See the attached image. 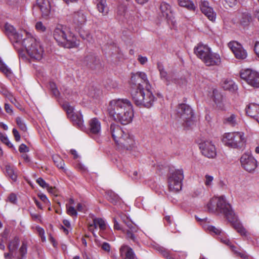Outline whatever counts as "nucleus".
Wrapping results in <instances>:
<instances>
[{
	"label": "nucleus",
	"mask_w": 259,
	"mask_h": 259,
	"mask_svg": "<svg viewBox=\"0 0 259 259\" xmlns=\"http://www.w3.org/2000/svg\"><path fill=\"white\" fill-rule=\"evenodd\" d=\"M201 11H204L205 9H206L210 7L208 6V2L207 1H203L200 6Z\"/></svg>",
	"instance_id": "nucleus-60"
},
{
	"label": "nucleus",
	"mask_w": 259,
	"mask_h": 259,
	"mask_svg": "<svg viewBox=\"0 0 259 259\" xmlns=\"http://www.w3.org/2000/svg\"><path fill=\"white\" fill-rule=\"evenodd\" d=\"M5 30L14 48L18 52L24 48L31 59L38 61L41 59L44 49L40 42L31 33L24 30L17 32L12 25L7 23L5 25Z\"/></svg>",
	"instance_id": "nucleus-1"
},
{
	"label": "nucleus",
	"mask_w": 259,
	"mask_h": 259,
	"mask_svg": "<svg viewBox=\"0 0 259 259\" xmlns=\"http://www.w3.org/2000/svg\"><path fill=\"white\" fill-rule=\"evenodd\" d=\"M207 230L211 233H214V234H218L221 235V230L220 229L217 228L213 226H208L207 227Z\"/></svg>",
	"instance_id": "nucleus-46"
},
{
	"label": "nucleus",
	"mask_w": 259,
	"mask_h": 259,
	"mask_svg": "<svg viewBox=\"0 0 259 259\" xmlns=\"http://www.w3.org/2000/svg\"><path fill=\"white\" fill-rule=\"evenodd\" d=\"M16 121L18 126L21 130L24 132L26 131L27 128L26 124L24 123V121L20 117H17L16 119Z\"/></svg>",
	"instance_id": "nucleus-42"
},
{
	"label": "nucleus",
	"mask_w": 259,
	"mask_h": 259,
	"mask_svg": "<svg viewBox=\"0 0 259 259\" xmlns=\"http://www.w3.org/2000/svg\"><path fill=\"white\" fill-rule=\"evenodd\" d=\"M210 51L211 49L208 46L199 44L195 47L194 52L198 58L203 61Z\"/></svg>",
	"instance_id": "nucleus-19"
},
{
	"label": "nucleus",
	"mask_w": 259,
	"mask_h": 259,
	"mask_svg": "<svg viewBox=\"0 0 259 259\" xmlns=\"http://www.w3.org/2000/svg\"><path fill=\"white\" fill-rule=\"evenodd\" d=\"M72 19L74 27L76 29L79 30L86 23V13L82 10L75 12L72 15Z\"/></svg>",
	"instance_id": "nucleus-15"
},
{
	"label": "nucleus",
	"mask_w": 259,
	"mask_h": 259,
	"mask_svg": "<svg viewBox=\"0 0 259 259\" xmlns=\"http://www.w3.org/2000/svg\"><path fill=\"white\" fill-rule=\"evenodd\" d=\"M52 158L54 163L59 168H64V161L59 155H54L53 156Z\"/></svg>",
	"instance_id": "nucleus-36"
},
{
	"label": "nucleus",
	"mask_w": 259,
	"mask_h": 259,
	"mask_svg": "<svg viewBox=\"0 0 259 259\" xmlns=\"http://www.w3.org/2000/svg\"><path fill=\"white\" fill-rule=\"evenodd\" d=\"M206 208L209 212L224 214L238 233L241 235L245 234V229L237 221V218L232 210L230 204L226 202L224 197L212 198L207 203Z\"/></svg>",
	"instance_id": "nucleus-2"
},
{
	"label": "nucleus",
	"mask_w": 259,
	"mask_h": 259,
	"mask_svg": "<svg viewBox=\"0 0 259 259\" xmlns=\"http://www.w3.org/2000/svg\"><path fill=\"white\" fill-rule=\"evenodd\" d=\"M238 256H240L243 259H253L251 256L248 254L245 251H239L234 248V250H233Z\"/></svg>",
	"instance_id": "nucleus-40"
},
{
	"label": "nucleus",
	"mask_w": 259,
	"mask_h": 259,
	"mask_svg": "<svg viewBox=\"0 0 259 259\" xmlns=\"http://www.w3.org/2000/svg\"><path fill=\"white\" fill-rule=\"evenodd\" d=\"M19 244V240L17 237H15L12 240L8 245V248L9 252L11 254H14L16 251L17 248Z\"/></svg>",
	"instance_id": "nucleus-31"
},
{
	"label": "nucleus",
	"mask_w": 259,
	"mask_h": 259,
	"mask_svg": "<svg viewBox=\"0 0 259 259\" xmlns=\"http://www.w3.org/2000/svg\"><path fill=\"white\" fill-rule=\"evenodd\" d=\"M63 108L66 112L68 117L70 119L73 124L81 128L83 123L82 115L79 112L74 113L73 107L70 106L68 103H64Z\"/></svg>",
	"instance_id": "nucleus-12"
},
{
	"label": "nucleus",
	"mask_w": 259,
	"mask_h": 259,
	"mask_svg": "<svg viewBox=\"0 0 259 259\" xmlns=\"http://www.w3.org/2000/svg\"><path fill=\"white\" fill-rule=\"evenodd\" d=\"M242 166L248 172L253 171L257 166V161L249 153H244L240 158Z\"/></svg>",
	"instance_id": "nucleus-13"
},
{
	"label": "nucleus",
	"mask_w": 259,
	"mask_h": 259,
	"mask_svg": "<svg viewBox=\"0 0 259 259\" xmlns=\"http://www.w3.org/2000/svg\"><path fill=\"white\" fill-rule=\"evenodd\" d=\"M5 110L7 113L10 114H13V111L12 106L8 103L5 104Z\"/></svg>",
	"instance_id": "nucleus-58"
},
{
	"label": "nucleus",
	"mask_w": 259,
	"mask_h": 259,
	"mask_svg": "<svg viewBox=\"0 0 259 259\" xmlns=\"http://www.w3.org/2000/svg\"><path fill=\"white\" fill-rule=\"evenodd\" d=\"M151 88V85H148L146 88L139 91H132V99L137 106L147 108L153 106L157 98L153 95Z\"/></svg>",
	"instance_id": "nucleus-6"
},
{
	"label": "nucleus",
	"mask_w": 259,
	"mask_h": 259,
	"mask_svg": "<svg viewBox=\"0 0 259 259\" xmlns=\"http://www.w3.org/2000/svg\"><path fill=\"white\" fill-rule=\"evenodd\" d=\"M199 148L203 155L212 158L216 156V150L214 146L210 141H205L199 144Z\"/></svg>",
	"instance_id": "nucleus-14"
},
{
	"label": "nucleus",
	"mask_w": 259,
	"mask_h": 259,
	"mask_svg": "<svg viewBox=\"0 0 259 259\" xmlns=\"http://www.w3.org/2000/svg\"><path fill=\"white\" fill-rule=\"evenodd\" d=\"M80 35L83 39L90 42H91L93 40L92 36L89 32H80Z\"/></svg>",
	"instance_id": "nucleus-47"
},
{
	"label": "nucleus",
	"mask_w": 259,
	"mask_h": 259,
	"mask_svg": "<svg viewBox=\"0 0 259 259\" xmlns=\"http://www.w3.org/2000/svg\"><path fill=\"white\" fill-rule=\"evenodd\" d=\"M179 5L183 7L187 8L190 10H194L195 6L190 0H178Z\"/></svg>",
	"instance_id": "nucleus-33"
},
{
	"label": "nucleus",
	"mask_w": 259,
	"mask_h": 259,
	"mask_svg": "<svg viewBox=\"0 0 259 259\" xmlns=\"http://www.w3.org/2000/svg\"><path fill=\"white\" fill-rule=\"evenodd\" d=\"M76 209L79 212H85L87 207L84 203H78L76 205Z\"/></svg>",
	"instance_id": "nucleus-51"
},
{
	"label": "nucleus",
	"mask_w": 259,
	"mask_h": 259,
	"mask_svg": "<svg viewBox=\"0 0 259 259\" xmlns=\"http://www.w3.org/2000/svg\"><path fill=\"white\" fill-rule=\"evenodd\" d=\"M37 183L42 188H47L49 187V184H47L41 178H39L36 180Z\"/></svg>",
	"instance_id": "nucleus-55"
},
{
	"label": "nucleus",
	"mask_w": 259,
	"mask_h": 259,
	"mask_svg": "<svg viewBox=\"0 0 259 259\" xmlns=\"http://www.w3.org/2000/svg\"><path fill=\"white\" fill-rule=\"evenodd\" d=\"M0 139L1 141L3 143L5 144L7 146H8L9 147H12L13 145L10 142L7 137L5 136V135H2L0 136Z\"/></svg>",
	"instance_id": "nucleus-50"
},
{
	"label": "nucleus",
	"mask_w": 259,
	"mask_h": 259,
	"mask_svg": "<svg viewBox=\"0 0 259 259\" xmlns=\"http://www.w3.org/2000/svg\"><path fill=\"white\" fill-rule=\"evenodd\" d=\"M109 132L118 148L131 150L135 147L136 143L133 136L123 131L119 125L111 124Z\"/></svg>",
	"instance_id": "nucleus-4"
},
{
	"label": "nucleus",
	"mask_w": 259,
	"mask_h": 259,
	"mask_svg": "<svg viewBox=\"0 0 259 259\" xmlns=\"http://www.w3.org/2000/svg\"><path fill=\"white\" fill-rule=\"evenodd\" d=\"M126 224L128 228V229L126 231V237L128 239H130L134 242H136L137 238L134 233H136L138 230L137 226L130 221H128L127 223H126Z\"/></svg>",
	"instance_id": "nucleus-22"
},
{
	"label": "nucleus",
	"mask_w": 259,
	"mask_h": 259,
	"mask_svg": "<svg viewBox=\"0 0 259 259\" xmlns=\"http://www.w3.org/2000/svg\"><path fill=\"white\" fill-rule=\"evenodd\" d=\"M157 68L160 72V75L161 78L164 80L168 81V77H167V73L165 71L162 64L160 63H157Z\"/></svg>",
	"instance_id": "nucleus-37"
},
{
	"label": "nucleus",
	"mask_w": 259,
	"mask_h": 259,
	"mask_svg": "<svg viewBox=\"0 0 259 259\" xmlns=\"http://www.w3.org/2000/svg\"><path fill=\"white\" fill-rule=\"evenodd\" d=\"M67 213L70 216L77 217V212L75 208L72 206H69L68 204H66Z\"/></svg>",
	"instance_id": "nucleus-41"
},
{
	"label": "nucleus",
	"mask_w": 259,
	"mask_h": 259,
	"mask_svg": "<svg viewBox=\"0 0 259 259\" xmlns=\"http://www.w3.org/2000/svg\"><path fill=\"white\" fill-rule=\"evenodd\" d=\"M223 142L226 146L231 148H242L245 143L244 133L234 132L225 134Z\"/></svg>",
	"instance_id": "nucleus-7"
},
{
	"label": "nucleus",
	"mask_w": 259,
	"mask_h": 259,
	"mask_svg": "<svg viewBox=\"0 0 259 259\" xmlns=\"http://www.w3.org/2000/svg\"><path fill=\"white\" fill-rule=\"evenodd\" d=\"M202 12L208 18L209 20L213 22L215 20V14L214 13L211 8L209 7L208 8V9H205V11H202Z\"/></svg>",
	"instance_id": "nucleus-35"
},
{
	"label": "nucleus",
	"mask_w": 259,
	"mask_h": 259,
	"mask_svg": "<svg viewBox=\"0 0 259 259\" xmlns=\"http://www.w3.org/2000/svg\"><path fill=\"white\" fill-rule=\"evenodd\" d=\"M13 134L15 137V139L16 141H19L20 140V136L18 132V131L16 128H13Z\"/></svg>",
	"instance_id": "nucleus-61"
},
{
	"label": "nucleus",
	"mask_w": 259,
	"mask_h": 259,
	"mask_svg": "<svg viewBox=\"0 0 259 259\" xmlns=\"http://www.w3.org/2000/svg\"><path fill=\"white\" fill-rule=\"evenodd\" d=\"M184 174L182 169L171 171L168 177V186L170 191L176 193L180 191L182 187Z\"/></svg>",
	"instance_id": "nucleus-8"
},
{
	"label": "nucleus",
	"mask_w": 259,
	"mask_h": 259,
	"mask_svg": "<svg viewBox=\"0 0 259 259\" xmlns=\"http://www.w3.org/2000/svg\"><path fill=\"white\" fill-rule=\"evenodd\" d=\"M158 251L163 256L166 257L167 259L170 257V255H171L169 251L161 247H159Z\"/></svg>",
	"instance_id": "nucleus-52"
},
{
	"label": "nucleus",
	"mask_w": 259,
	"mask_h": 259,
	"mask_svg": "<svg viewBox=\"0 0 259 259\" xmlns=\"http://www.w3.org/2000/svg\"><path fill=\"white\" fill-rule=\"evenodd\" d=\"M101 248L103 250L107 252H109L110 250V246L109 244L107 242H104L101 245Z\"/></svg>",
	"instance_id": "nucleus-62"
},
{
	"label": "nucleus",
	"mask_w": 259,
	"mask_h": 259,
	"mask_svg": "<svg viewBox=\"0 0 259 259\" xmlns=\"http://www.w3.org/2000/svg\"><path fill=\"white\" fill-rule=\"evenodd\" d=\"M85 61L89 67L95 69L100 66V62L99 57L94 55H90L85 59Z\"/></svg>",
	"instance_id": "nucleus-24"
},
{
	"label": "nucleus",
	"mask_w": 259,
	"mask_h": 259,
	"mask_svg": "<svg viewBox=\"0 0 259 259\" xmlns=\"http://www.w3.org/2000/svg\"><path fill=\"white\" fill-rule=\"evenodd\" d=\"M225 5H227L229 7H233L237 4V0H224Z\"/></svg>",
	"instance_id": "nucleus-57"
},
{
	"label": "nucleus",
	"mask_w": 259,
	"mask_h": 259,
	"mask_svg": "<svg viewBox=\"0 0 259 259\" xmlns=\"http://www.w3.org/2000/svg\"><path fill=\"white\" fill-rule=\"evenodd\" d=\"M36 231L38 234L39 236L41 238V240L42 242L46 241V237L45 236V230L44 229L40 227H36Z\"/></svg>",
	"instance_id": "nucleus-49"
},
{
	"label": "nucleus",
	"mask_w": 259,
	"mask_h": 259,
	"mask_svg": "<svg viewBox=\"0 0 259 259\" xmlns=\"http://www.w3.org/2000/svg\"><path fill=\"white\" fill-rule=\"evenodd\" d=\"M97 7L99 12L102 13L103 15L108 13V8L105 0H100L97 3Z\"/></svg>",
	"instance_id": "nucleus-32"
},
{
	"label": "nucleus",
	"mask_w": 259,
	"mask_h": 259,
	"mask_svg": "<svg viewBox=\"0 0 259 259\" xmlns=\"http://www.w3.org/2000/svg\"><path fill=\"white\" fill-rule=\"evenodd\" d=\"M160 10L162 17L165 19H170L171 17L172 11L170 6L165 2L161 3Z\"/></svg>",
	"instance_id": "nucleus-25"
},
{
	"label": "nucleus",
	"mask_w": 259,
	"mask_h": 259,
	"mask_svg": "<svg viewBox=\"0 0 259 259\" xmlns=\"http://www.w3.org/2000/svg\"><path fill=\"white\" fill-rule=\"evenodd\" d=\"M241 78L249 85L254 88H259V73L255 70L246 69L240 72Z\"/></svg>",
	"instance_id": "nucleus-11"
},
{
	"label": "nucleus",
	"mask_w": 259,
	"mask_h": 259,
	"mask_svg": "<svg viewBox=\"0 0 259 259\" xmlns=\"http://www.w3.org/2000/svg\"><path fill=\"white\" fill-rule=\"evenodd\" d=\"M193 115L192 109L188 105L180 104L178 105L176 110V118L183 124L185 123L188 125Z\"/></svg>",
	"instance_id": "nucleus-10"
},
{
	"label": "nucleus",
	"mask_w": 259,
	"mask_h": 259,
	"mask_svg": "<svg viewBox=\"0 0 259 259\" xmlns=\"http://www.w3.org/2000/svg\"><path fill=\"white\" fill-rule=\"evenodd\" d=\"M246 114L251 117L259 121V105L251 103L246 108Z\"/></svg>",
	"instance_id": "nucleus-20"
},
{
	"label": "nucleus",
	"mask_w": 259,
	"mask_h": 259,
	"mask_svg": "<svg viewBox=\"0 0 259 259\" xmlns=\"http://www.w3.org/2000/svg\"><path fill=\"white\" fill-rule=\"evenodd\" d=\"M228 46L234 53L235 57L238 59H244L247 57V52L241 45L236 41L230 42Z\"/></svg>",
	"instance_id": "nucleus-16"
},
{
	"label": "nucleus",
	"mask_w": 259,
	"mask_h": 259,
	"mask_svg": "<svg viewBox=\"0 0 259 259\" xmlns=\"http://www.w3.org/2000/svg\"><path fill=\"white\" fill-rule=\"evenodd\" d=\"M0 93L2 94L6 97H8L10 94V93L7 91L6 88L4 85H0Z\"/></svg>",
	"instance_id": "nucleus-56"
},
{
	"label": "nucleus",
	"mask_w": 259,
	"mask_h": 259,
	"mask_svg": "<svg viewBox=\"0 0 259 259\" xmlns=\"http://www.w3.org/2000/svg\"><path fill=\"white\" fill-rule=\"evenodd\" d=\"M222 87L225 90H229L231 91H235L237 89V85L234 82L230 79H226L222 83Z\"/></svg>",
	"instance_id": "nucleus-30"
},
{
	"label": "nucleus",
	"mask_w": 259,
	"mask_h": 259,
	"mask_svg": "<svg viewBox=\"0 0 259 259\" xmlns=\"http://www.w3.org/2000/svg\"><path fill=\"white\" fill-rule=\"evenodd\" d=\"M101 123L99 120L94 118L89 121V130L91 134L98 135L101 132Z\"/></svg>",
	"instance_id": "nucleus-21"
},
{
	"label": "nucleus",
	"mask_w": 259,
	"mask_h": 259,
	"mask_svg": "<svg viewBox=\"0 0 259 259\" xmlns=\"http://www.w3.org/2000/svg\"><path fill=\"white\" fill-rule=\"evenodd\" d=\"M35 7L39 9L43 18L47 19L49 18L51 9L49 0H36Z\"/></svg>",
	"instance_id": "nucleus-17"
},
{
	"label": "nucleus",
	"mask_w": 259,
	"mask_h": 259,
	"mask_svg": "<svg viewBox=\"0 0 259 259\" xmlns=\"http://www.w3.org/2000/svg\"><path fill=\"white\" fill-rule=\"evenodd\" d=\"M130 83L132 87V91H139L150 85L147 75L143 72L132 73Z\"/></svg>",
	"instance_id": "nucleus-9"
},
{
	"label": "nucleus",
	"mask_w": 259,
	"mask_h": 259,
	"mask_svg": "<svg viewBox=\"0 0 259 259\" xmlns=\"http://www.w3.org/2000/svg\"><path fill=\"white\" fill-rule=\"evenodd\" d=\"M99 227L101 230H104L106 228V224L105 221L101 218H95L93 219V224L89 225V230L93 233V227L97 229Z\"/></svg>",
	"instance_id": "nucleus-26"
},
{
	"label": "nucleus",
	"mask_w": 259,
	"mask_h": 259,
	"mask_svg": "<svg viewBox=\"0 0 259 259\" xmlns=\"http://www.w3.org/2000/svg\"><path fill=\"white\" fill-rule=\"evenodd\" d=\"M36 29L39 32H44L46 28L45 26L40 21L37 22L35 24Z\"/></svg>",
	"instance_id": "nucleus-54"
},
{
	"label": "nucleus",
	"mask_w": 259,
	"mask_h": 259,
	"mask_svg": "<svg viewBox=\"0 0 259 259\" xmlns=\"http://www.w3.org/2000/svg\"><path fill=\"white\" fill-rule=\"evenodd\" d=\"M19 151L21 153H25L28 152L29 149L26 145L22 144L19 146Z\"/></svg>",
	"instance_id": "nucleus-59"
},
{
	"label": "nucleus",
	"mask_w": 259,
	"mask_h": 259,
	"mask_svg": "<svg viewBox=\"0 0 259 259\" xmlns=\"http://www.w3.org/2000/svg\"><path fill=\"white\" fill-rule=\"evenodd\" d=\"M219 238L222 243L229 246L232 250H234V248H236V247L232 245L231 241L227 238H224L220 237Z\"/></svg>",
	"instance_id": "nucleus-48"
},
{
	"label": "nucleus",
	"mask_w": 259,
	"mask_h": 259,
	"mask_svg": "<svg viewBox=\"0 0 259 259\" xmlns=\"http://www.w3.org/2000/svg\"><path fill=\"white\" fill-rule=\"evenodd\" d=\"M108 111L110 117L124 125L130 123L134 117L133 105L126 99L110 101Z\"/></svg>",
	"instance_id": "nucleus-3"
},
{
	"label": "nucleus",
	"mask_w": 259,
	"mask_h": 259,
	"mask_svg": "<svg viewBox=\"0 0 259 259\" xmlns=\"http://www.w3.org/2000/svg\"><path fill=\"white\" fill-rule=\"evenodd\" d=\"M213 180V177L209 175H206L205 176L204 184L207 187H211L212 184V181Z\"/></svg>",
	"instance_id": "nucleus-44"
},
{
	"label": "nucleus",
	"mask_w": 259,
	"mask_h": 259,
	"mask_svg": "<svg viewBox=\"0 0 259 259\" xmlns=\"http://www.w3.org/2000/svg\"><path fill=\"white\" fill-rule=\"evenodd\" d=\"M224 123L231 126H234L238 123V117L234 114H229L224 118Z\"/></svg>",
	"instance_id": "nucleus-29"
},
{
	"label": "nucleus",
	"mask_w": 259,
	"mask_h": 259,
	"mask_svg": "<svg viewBox=\"0 0 259 259\" xmlns=\"http://www.w3.org/2000/svg\"><path fill=\"white\" fill-rule=\"evenodd\" d=\"M118 14L120 15H123L124 17L126 18L127 16V12L126 11V8L124 6L121 5L118 7Z\"/></svg>",
	"instance_id": "nucleus-53"
},
{
	"label": "nucleus",
	"mask_w": 259,
	"mask_h": 259,
	"mask_svg": "<svg viewBox=\"0 0 259 259\" xmlns=\"http://www.w3.org/2000/svg\"><path fill=\"white\" fill-rule=\"evenodd\" d=\"M50 88L51 90L53 95L56 96L58 97L59 96L60 93L56 87V84L52 81H51L49 84Z\"/></svg>",
	"instance_id": "nucleus-45"
},
{
	"label": "nucleus",
	"mask_w": 259,
	"mask_h": 259,
	"mask_svg": "<svg viewBox=\"0 0 259 259\" xmlns=\"http://www.w3.org/2000/svg\"><path fill=\"white\" fill-rule=\"evenodd\" d=\"M19 251L20 255L19 259H25L27 253V246L24 242L22 243Z\"/></svg>",
	"instance_id": "nucleus-39"
},
{
	"label": "nucleus",
	"mask_w": 259,
	"mask_h": 259,
	"mask_svg": "<svg viewBox=\"0 0 259 259\" xmlns=\"http://www.w3.org/2000/svg\"><path fill=\"white\" fill-rule=\"evenodd\" d=\"M138 60L142 65L145 64L148 61V59L146 57H143L141 55L139 56Z\"/></svg>",
	"instance_id": "nucleus-64"
},
{
	"label": "nucleus",
	"mask_w": 259,
	"mask_h": 259,
	"mask_svg": "<svg viewBox=\"0 0 259 259\" xmlns=\"http://www.w3.org/2000/svg\"><path fill=\"white\" fill-rule=\"evenodd\" d=\"M0 70L7 75L12 73L11 69L0 59Z\"/></svg>",
	"instance_id": "nucleus-38"
},
{
	"label": "nucleus",
	"mask_w": 259,
	"mask_h": 259,
	"mask_svg": "<svg viewBox=\"0 0 259 259\" xmlns=\"http://www.w3.org/2000/svg\"><path fill=\"white\" fill-rule=\"evenodd\" d=\"M202 61L207 66L219 65L221 63V57L219 54L211 50Z\"/></svg>",
	"instance_id": "nucleus-18"
},
{
	"label": "nucleus",
	"mask_w": 259,
	"mask_h": 259,
	"mask_svg": "<svg viewBox=\"0 0 259 259\" xmlns=\"http://www.w3.org/2000/svg\"><path fill=\"white\" fill-rule=\"evenodd\" d=\"M108 200L113 204L116 203L118 200V197L112 192L107 193Z\"/></svg>",
	"instance_id": "nucleus-43"
},
{
	"label": "nucleus",
	"mask_w": 259,
	"mask_h": 259,
	"mask_svg": "<svg viewBox=\"0 0 259 259\" xmlns=\"http://www.w3.org/2000/svg\"><path fill=\"white\" fill-rule=\"evenodd\" d=\"M53 35L58 43L65 48H74L79 45L76 37L66 26L57 25L54 31Z\"/></svg>",
	"instance_id": "nucleus-5"
},
{
	"label": "nucleus",
	"mask_w": 259,
	"mask_h": 259,
	"mask_svg": "<svg viewBox=\"0 0 259 259\" xmlns=\"http://www.w3.org/2000/svg\"><path fill=\"white\" fill-rule=\"evenodd\" d=\"M251 20V15L247 12L243 13L240 18V22L243 25H247Z\"/></svg>",
	"instance_id": "nucleus-34"
},
{
	"label": "nucleus",
	"mask_w": 259,
	"mask_h": 259,
	"mask_svg": "<svg viewBox=\"0 0 259 259\" xmlns=\"http://www.w3.org/2000/svg\"><path fill=\"white\" fill-rule=\"evenodd\" d=\"M8 199L11 202H12L14 204L16 203V201H17V197L15 194H13V193L9 195Z\"/></svg>",
	"instance_id": "nucleus-63"
},
{
	"label": "nucleus",
	"mask_w": 259,
	"mask_h": 259,
	"mask_svg": "<svg viewBox=\"0 0 259 259\" xmlns=\"http://www.w3.org/2000/svg\"><path fill=\"white\" fill-rule=\"evenodd\" d=\"M6 170L8 176L14 182L17 179L18 170L13 165L7 164L6 165Z\"/></svg>",
	"instance_id": "nucleus-28"
},
{
	"label": "nucleus",
	"mask_w": 259,
	"mask_h": 259,
	"mask_svg": "<svg viewBox=\"0 0 259 259\" xmlns=\"http://www.w3.org/2000/svg\"><path fill=\"white\" fill-rule=\"evenodd\" d=\"M120 254L124 259H135V255L133 249L127 245L121 246Z\"/></svg>",
	"instance_id": "nucleus-23"
},
{
	"label": "nucleus",
	"mask_w": 259,
	"mask_h": 259,
	"mask_svg": "<svg viewBox=\"0 0 259 259\" xmlns=\"http://www.w3.org/2000/svg\"><path fill=\"white\" fill-rule=\"evenodd\" d=\"M212 96L213 97V101L217 105V106L220 109H223L224 103L223 95L219 92L218 90L215 89L213 91Z\"/></svg>",
	"instance_id": "nucleus-27"
}]
</instances>
